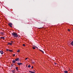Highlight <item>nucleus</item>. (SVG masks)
<instances>
[{
  "instance_id": "1a4fd4ad",
  "label": "nucleus",
  "mask_w": 73,
  "mask_h": 73,
  "mask_svg": "<svg viewBox=\"0 0 73 73\" xmlns=\"http://www.w3.org/2000/svg\"><path fill=\"white\" fill-rule=\"evenodd\" d=\"M39 50L40 51V52H42V53H43V54L44 53V51H43L42 50H40V49H39Z\"/></svg>"
},
{
  "instance_id": "c756f323",
  "label": "nucleus",
  "mask_w": 73,
  "mask_h": 73,
  "mask_svg": "<svg viewBox=\"0 0 73 73\" xmlns=\"http://www.w3.org/2000/svg\"><path fill=\"white\" fill-rule=\"evenodd\" d=\"M27 59H28V58H26L25 60H27Z\"/></svg>"
},
{
  "instance_id": "f03ea898",
  "label": "nucleus",
  "mask_w": 73,
  "mask_h": 73,
  "mask_svg": "<svg viewBox=\"0 0 73 73\" xmlns=\"http://www.w3.org/2000/svg\"><path fill=\"white\" fill-rule=\"evenodd\" d=\"M8 25L10 27H12V23H9V24Z\"/></svg>"
},
{
  "instance_id": "412c9836",
  "label": "nucleus",
  "mask_w": 73,
  "mask_h": 73,
  "mask_svg": "<svg viewBox=\"0 0 73 73\" xmlns=\"http://www.w3.org/2000/svg\"><path fill=\"white\" fill-rule=\"evenodd\" d=\"M23 45L24 46H25V44H23Z\"/></svg>"
},
{
  "instance_id": "423d86ee",
  "label": "nucleus",
  "mask_w": 73,
  "mask_h": 73,
  "mask_svg": "<svg viewBox=\"0 0 73 73\" xmlns=\"http://www.w3.org/2000/svg\"><path fill=\"white\" fill-rule=\"evenodd\" d=\"M0 52L1 54H3V51H1Z\"/></svg>"
},
{
  "instance_id": "2eb2a0df",
  "label": "nucleus",
  "mask_w": 73,
  "mask_h": 73,
  "mask_svg": "<svg viewBox=\"0 0 73 73\" xmlns=\"http://www.w3.org/2000/svg\"><path fill=\"white\" fill-rule=\"evenodd\" d=\"M0 34L1 35H4V33H3V32H2L1 33H0Z\"/></svg>"
},
{
  "instance_id": "6ab92c4d",
  "label": "nucleus",
  "mask_w": 73,
  "mask_h": 73,
  "mask_svg": "<svg viewBox=\"0 0 73 73\" xmlns=\"http://www.w3.org/2000/svg\"><path fill=\"white\" fill-rule=\"evenodd\" d=\"M17 52H20V50H19L17 51Z\"/></svg>"
},
{
  "instance_id": "4be33fe9",
  "label": "nucleus",
  "mask_w": 73,
  "mask_h": 73,
  "mask_svg": "<svg viewBox=\"0 0 73 73\" xmlns=\"http://www.w3.org/2000/svg\"><path fill=\"white\" fill-rule=\"evenodd\" d=\"M13 57H15V54H13Z\"/></svg>"
},
{
  "instance_id": "aec40b11",
  "label": "nucleus",
  "mask_w": 73,
  "mask_h": 73,
  "mask_svg": "<svg viewBox=\"0 0 73 73\" xmlns=\"http://www.w3.org/2000/svg\"><path fill=\"white\" fill-rule=\"evenodd\" d=\"M10 45H12V43H10Z\"/></svg>"
},
{
  "instance_id": "0eeeda50",
  "label": "nucleus",
  "mask_w": 73,
  "mask_h": 73,
  "mask_svg": "<svg viewBox=\"0 0 73 73\" xmlns=\"http://www.w3.org/2000/svg\"><path fill=\"white\" fill-rule=\"evenodd\" d=\"M13 62L15 64L16 62V61L15 60H13Z\"/></svg>"
},
{
  "instance_id": "7c9ffc66",
  "label": "nucleus",
  "mask_w": 73,
  "mask_h": 73,
  "mask_svg": "<svg viewBox=\"0 0 73 73\" xmlns=\"http://www.w3.org/2000/svg\"><path fill=\"white\" fill-rule=\"evenodd\" d=\"M11 42H13V41H11Z\"/></svg>"
},
{
  "instance_id": "b1692460",
  "label": "nucleus",
  "mask_w": 73,
  "mask_h": 73,
  "mask_svg": "<svg viewBox=\"0 0 73 73\" xmlns=\"http://www.w3.org/2000/svg\"><path fill=\"white\" fill-rule=\"evenodd\" d=\"M33 49H35V47H33Z\"/></svg>"
},
{
  "instance_id": "c85d7f7f",
  "label": "nucleus",
  "mask_w": 73,
  "mask_h": 73,
  "mask_svg": "<svg viewBox=\"0 0 73 73\" xmlns=\"http://www.w3.org/2000/svg\"><path fill=\"white\" fill-rule=\"evenodd\" d=\"M8 44L9 45L10 44V43H8Z\"/></svg>"
},
{
  "instance_id": "6e6552de",
  "label": "nucleus",
  "mask_w": 73,
  "mask_h": 73,
  "mask_svg": "<svg viewBox=\"0 0 73 73\" xmlns=\"http://www.w3.org/2000/svg\"><path fill=\"white\" fill-rule=\"evenodd\" d=\"M29 72H31V73H35V72H32V71H29Z\"/></svg>"
},
{
  "instance_id": "dca6fc26",
  "label": "nucleus",
  "mask_w": 73,
  "mask_h": 73,
  "mask_svg": "<svg viewBox=\"0 0 73 73\" xmlns=\"http://www.w3.org/2000/svg\"><path fill=\"white\" fill-rule=\"evenodd\" d=\"M12 73H15V70H13L12 71Z\"/></svg>"
},
{
  "instance_id": "20e7f679",
  "label": "nucleus",
  "mask_w": 73,
  "mask_h": 73,
  "mask_svg": "<svg viewBox=\"0 0 73 73\" xmlns=\"http://www.w3.org/2000/svg\"><path fill=\"white\" fill-rule=\"evenodd\" d=\"M17 64L18 65H19V66H20L21 65H23V64L21 63L18 62Z\"/></svg>"
},
{
  "instance_id": "39448f33",
  "label": "nucleus",
  "mask_w": 73,
  "mask_h": 73,
  "mask_svg": "<svg viewBox=\"0 0 73 73\" xmlns=\"http://www.w3.org/2000/svg\"><path fill=\"white\" fill-rule=\"evenodd\" d=\"M0 38L1 39H5V37H3V36L0 37Z\"/></svg>"
},
{
  "instance_id": "a878e982",
  "label": "nucleus",
  "mask_w": 73,
  "mask_h": 73,
  "mask_svg": "<svg viewBox=\"0 0 73 73\" xmlns=\"http://www.w3.org/2000/svg\"><path fill=\"white\" fill-rule=\"evenodd\" d=\"M68 31H69V32H70V29H68Z\"/></svg>"
},
{
  "instance_id": "a211bd4d",
  "label": "nucleus",
  "mask_w": 73,
  "mask_h": 73,
  "mask_svg": "<svg viewBox=\"0 0 73 73\" xmlns=\"http://www.w3.org/2000/svg\"><path fill=\"white\" fill-rule=\"evenodd\" d=\"M28 68H30L31 67V66L30 65H29L28 66Z\"/></svg>"
},
{
  "instance_id": "7ed1b4c3",
  "label": "nucleus",
  "mask_w": 73,
  "mask_h": 73,
  "mask_svg": "<svg viewBox=\"0 0 73 73\" xmlns=\"http://www.w3.org/2000/svg\"><path fill=\"white\" fill-rule=\"evenodd\" d=\"M15 61H20V59H19V58H16L15 59Z\"/></svg>"
},
{
  "instance_id": "4468645a",
  "label": "nucleus",
  "mask_w": 73,
  "mask_h": 73,
  "mask_svg": "<svg viewBox=\"0 0 73 73\" xmlns=\"http://www.w3.org/2000/svg\"><path fill=\"white\" fill-rule=\"evenodd\" d=\"M9 52H13V50H9Z\"/></svg>"
},
{
  "instance_id": "9b49d317",
  "label": "nucleus",
  "mask_w": 73,
  "mask_h": 73,
  "mask_svg": "<svg viewBox=\"0 0 73 73\" xmlns=\"http://www.w3.org/2000/svg\"><path fill=\"white\" fill-rule=\"evenodd\" d=\"M15 69L17 70H19L18 69H19V68L18 67H16Z\"/></svg>"
},
{
  "instance_id": "bb28decb",
  "label": "nucleus",
  "mask_w": 73,
  "mask_h": 73,
  "mask_svg": "<svg viewBox=\"0 0 73 73\" xmlns=\"http://www.w3.org/2000/svg\"><path fill=\"white\" fill-rule=\"evenodd\" d=\"M11 67H12V66H13V64H11Z\"/></svg>"
},
{
  "instance_id": "5701e85b",
  "label": "nucleus",
  "mask_w": 73,
  "mask_h": 73,
  "mask_svg": "<svg viewBox=\"0 0 73 73\" xmlns=\"http://www.w3.org/2000/svg\"><path fill=\"white\" fill-rule=\"evenodd\" d=\"M6 51H8V50H8V49H6Z\"/></svg>"
},
{
  "instance_id": "ddd939ff",
  "label": "nucleus",
  "mask_w": 73,
  "mask_h": 73,
  "mask_svg": "<svg viewBox=\"0 0 73 73\" xmlns=\"http://www.w3.org/2000/svg\"><path fill=\"white\" fill-rule=\"evenodd\" d=\"M64 72L65 73H68V71H64Z\"/></svg>"
},
{
  "instance_id": "f3484780",
  "label": "nucleus",
  "mask_w": 73,
  "mask_h": 73,
  "mask_svg": "<svg viewBox=\"0 0 73 73\" xmlns=\"http://www.w3.org/2000/svg\"><path fill=\"white\" fill-rule=\"evenodd\" d=\"M34 46V47H35V48H37V49H38V47H37V46Z\"/></svg>"
},
{
  "instance_id": "9d476101",
  "label": "nucleus",
  "mask_w": 73,
  "mask_h": 73,
  "mask_svg": "<svg viewBox=\"0 0 73 73\" xmlns=\"http://www.w3.org/2000/svg\"><path fill=\"white\" fill-rule=\"evenodd\" d=\"M39 50L40 51V52H42V53H43V54L44 53V51H43L42 50H40V49H39Z\"/></svg>"
},
{
  "instance_id": "cd10ccee",
  "label": "nucleus",
  "mask_w": 73,
  "mask_h": 73,
  "mask_svg": "<svg viewBox=\"0 0 73 73\" xmlns=\"http://www.w3.org/2000/svg\"><path fill=\"white\" fill-rule=\"evenodd\" d=\"M33 68V66H32V68H31V69H32Z\"/></svg>"
},
{
  "instance_id": "f257e3e1",
  "label": "nucleus",
  "mask_w": 73,
  "mask_h": 73,
  "mask_svg": "<svg viewBox=\"0 0 73 73\" xmlns=\"http://www.w3.org/2000/svg\"><path fill=\"white\" fill-rule=\"evenodd\" d=\"M11 35L12 36H13V37H18V35L17 33H11Z\"/></svg>"
},
{
  "instance_id": "f8f14e48",
  "label": "nucleus",
  "mask_w": 73,
  "mask_h": 73,
  "mask_svg": "<svg viewBox=\"0 0 73 73\" xmlns=\"http://www.w3.org/2000/svg\"><path fill=\"white\" fill-rule=\"evenodd\" d=\"M71 44L72 45V46H73V41H72L71 42Z\"/></svg>"
},
{
  "instance_id": "393cba45",
  "label": "nucleus",
  "mask_w": 73,
  "mask_h": 73,
  "mask_svg": "<svg viewBox=\"0 0 73 73\" xmlns=\"http://www.w3.org/2000/svg\"><path fill=\"white\" fill-rule=\"evenodd\" d=\"M54 64L55 65H56L57 64V63H54Z\"/></svg>"
}]
</instances>
